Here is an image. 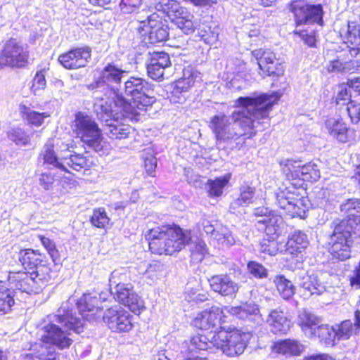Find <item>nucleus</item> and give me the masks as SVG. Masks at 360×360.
I'll list each match as a JSON object with an SVG mask.
<instances>
[{
    "label": "nucleus",
    "mask_w": 360,
    "mask_h": 360,
    "mask_svg": "<svg viewBox=\"0 0 360 360\" xmlns=\"http://www.w3.org/2000/svg\"><path fill=\"white\" fill-rule=\"evenodd\" d=\"M201 81L200 72L192 66H187L183 70L182 77L174 83V92H187L191 88L200 84Z\"/></svg>",
    "instance_id": "nucleus-23"
},
{
    "label": "nucleus",
    "mask_w": 360,
    "mask_h": 360,
    "mask_svg": "<svg viewBox=\"0 0 360 360\" xmlns=\"http://www.w3.org/2000/svg\"><path fill=\"white\" fill-rule=\"evenodd\" d=\"M340 210L342 212H345L346 213H350L351 217H349L347 219L349 218H352L353 217H357L358 215H355L352 212V211H355L357 213H360V202L359 199H349L345 203L342 204L340 206ZM344 219L343 220H345Z\"/></svg>",
    "instance_id": "nucleus-60"
},
{
    "label": "nucleus",
    "mask_w": 360,
    "mask_h": 360,
    "mask_svg": "<svg viewBox=\"0 0 360 360\" xmlns=\"http://www.w3.org/2000/svg\"><path fill=\"white\" fill-rule=\"evenodd\" d=\"M320 323V319L315 314L302 310L298 312L297 323L305 335L309 338L316 337V329Z\"/></svg>",
    "instance_id": "nucleus-29"
},
{
    "label": "nucleus",
    "mask_w": 360,
    "mask_h": 360,
    "mask_svg": "<svg viewBox=\"0 0 360 360\" xmlns=\"http://www.w3.org/2000/svg\"><path fill=\"white\" fill-rule=\"evenodd\" d=\"M145 237L151 252L158 255L179 252L191 239L190 231H183L176 225L153 228L147 231Z\"/></svg>",
    "instance_id": "nucleus-5"
},
{
    "label": "nucleus",
    "mask_w": 360,
    "mask_h": 360,
    "mask_svg": "<svg viewBox=\"0 0 360 360\" xmlns=\"http://www.w3.org/2000/svg\"><path fill=\"white\" fill-rule=\"evenodd\" d=\"M191 252L192 260L195 262H200L207 252V245L203 240H198L192 244Z\"/></svg>",
    "instance_id": "nucleus-54"
},
{
    "label": "nucleus",
    "mask_w": 360,
    "mask_h": 360,
    "mask_svg": "<svg viewBox=\"0 0 360 360\" xmlns=\"http://www.w3.org/2000/svg\"><path fill=\"white\" fill-rule=\"evenodd\" d=\"M230 180V174H227L214 180H208L207 188L210 197H219L223 193V189L228 184Z\"/></svg>",
    "instance_id": "nucleus-42"
},
{
    "label": "nucleus",
    "mask_w": 360,
    "mask_h": 360,
    "mask_svg": "<svg viewBox=\"0 0 360 360\" xmlns=\"http://www.w3.org/2000/svg\"><path fill=\"white\" fill-rule=\"evenodd\" d=\"M73 145L49 139L41 150L39 161L49 169H58L73 174V172H82L89 169L94 164L91 157L76 153L72 150Z\"/></svg>",
    "instance_id": "nucleus-4"
},
{
    "label": "nucleus",
    "mask_w": 360,
    "mask_h": 360,
    "mask_svg": "<svg viewBox=\"0 0 360 360\" xmlns=\"http://www.w3.org/2000/svg\"><path fill=\"white\" fill-rule=\"evenodd\" d=\"M94 109H96L94 108ZM100 120L105 123V125L108 127V131L107 134L112 139H122L127 138L131 133V128L128 124H124L119 121L122 117L125 120H138V116L135 117H129L127 116L124 110H112L110 113L105 112H98L95 110Z\"/></svg>",
    "instance_id": "nucleus-9"
},
{
    "label": "nucleus",
    "mask_w": 360,
    "mask_h": 360,
    "mask_svg": "<svg viewBox=\"0 0 360 360\" xmlns=\"http://www.w3.org/2000/svg\"><path fill=\"white\" fill-rule=\"evenodd\" d=\"M171 65L169 55L165 52H153L147 65L148 75L154 80L164 78L165 70Z\"/></svg>",
    "instance_id": "nucleus-20"
},
{
    "label": "nucleus",
    "mask_w": 360,
    "mask_h": 360,
    "mask_svg": "<svg viewBox=\"0 0 360 360\" xmlns=\"http://www.w3.org/2000/svg\"><path fill=\"white\" fill-rule=\"evenodd\" d=\"M141 4V0H121L120 9L124 13L134 12Z\"/></svg>",
    "instance_id": "nucleus-63"
},
{
    "label": "nucleus",
    "mask_w": 360,
    "mask_h": 360,
    "mask_svg": "<svg viewBox=\"0 0 360 360\" xmlns=\"http://www.w3.org/2000/svg\"><path fill=\"white\" fill-rule=\"evenodd\" d=\"M160 6L162 10L172 19L174 14L179 12L183 7L174 0H161Z\"/></svg>",
    "instance_id": "nucleus-58"
},
{
    "label": "nucleus",
    "mask_w": 360,
    "mask_h": 360,
    "mask_svg": "<svg viewBox=\"0 0 360 360\" xmlns=\"http://www.w3.org/2000/svg\"><path fill=\"white\" fill-rule=\"evenodd\" d=\"M199 228H202L219 245L230 247L236 243L234 236L228 228L217 221L202 219L199 222Z\"/></svg>",
    "instance_id": "nucleus-15"
},
{
    "label": "nucleus",
    "mask_w": 360,
    "mask_h": 360,
    "mask_svg": "<svg viewBox=\"0 0 360 360\" xmlns=\"http://www.w3.org/2000/svg\"><path fill=\"white\" fill-rule=\"evenodd\" d=\"M290 10L297 25L322 23L323 9L320 4L310 5L304 1L296 0L290 4Z\"/></svg>",
    "instance_id": "nucleus-12"
},
{
    "label": "nucleus",
    "mask_w": 360,
    "mask_h": 360,
    "mask_svg": "<svg viewBox=\"0 0 360 360\" xmlns=\"http://www.w3.org/2000/svg\"><path fill=\"white\" fill-rule=\"evenodd\" d=\"M46 86L45 75L42 71L37 72L32 82V90L34 94L38 91L44 89Z\"/></svg>",
    "instance_id": "nucleus-64"
},
{
    "label": "nucleus",
    "mask_w": 360,
    "mask_h": 360,
    "mask_svg": "<svg viewBox=\"0 0 360 360\" xmlns=\"http://www.w3.org/2000/svg\"><path fill=\"white\" fill-rule=\"evenodd\" d=\"M301 162V161L287 160L281 164L282 171L288 179H300Z\"/></svg>",
    "instance_id": "nucleus-45"
},
{
    "label": "nucleus",
    "mask_w": 360,
    "mask_h": 360,
    "mask_svg": "<svg viewBox=\"0 0 360 360\" xmlns=\"http://www.w3.org/2000/svg\"><path fill=\"white\" fill-rule=\"evenodd\" d=\"M300 285L309 295H319L326 290L325 284L314 274L303 277Z\"/></svg>",
    "instance_id": "nucleus-37"
},
{
    "label": "nucleus",
    "mask_w": 360,
    "mask_h": 360,
    "mask_svg": "<svg viewBox=\"0 0 360 360\" xmlns=\"http://www.w3.org/2000/svg\"><path fill=\"white\" fill-rule=\"evenodd\" d=\"M266 323L273 333H286L290 328V321L280 309H274L270 311L266 319Z\"/></svg>",
    "instance_id": "nucleus-30"
},
{
    "label": "nucleus",
    "mask_w": 360,
    "mask_h": 360,
    "mask_svg": "<svg viewBox=\"0 0 360 360\" xmlns=\"http://www.w3.org/2000/svg\"><path fill=\"white\" fill-rule=\"evenodd\" d=\"M352 72L360 71V46L350 48L347 55Z\"/></svg>",
    "instance_id": "nucleus-56"
},
{
    "label": "nucleus",
    "mask_w": 360,
    "mask_h": 360,
    "mask_svg": "<svg viewBox=\"0 0 360 360\" xmlns=\"http://www.w3.org/2000/svg\"><path fill=\"white\" fill-rule=\"evenodd\" d=\"M139 30L143 32L144 35L148 36L150 44L162 42L166 40L169 34L167 27L162 25L159 17L155 14L150 15L146 20L141 22Z\"/></svg>",
    "instance_id": "nucleus-17"
},
{
    "label": "nucleus",
    "mask_w": 360,
    "mask_h": 360,
    "mask_svg": "<svg viewBox=\"0 0 360 360\" xmlns=\"http://www.w3.org/2000/svg\"><path fill=\"white\" fill-rule=\"evenodd\" d=\"M338 340H346L356 335L360 330V311L354 312V323L351 320H345L334 326Z\"/></svg>",
    "instance_id": "nucleus-27"
},
{
    "label": "nucleus",
    "mask_w": 360,
    "mask_h": 360,
    "mask_svg": "<svg viewBox=\"0 0 360 360\" xmlns=\"http://www.w3.org/2000/svg\"><path fill=\"white\" fill-rule=\"evenodd\" d=\"M224 311L218 307H212L200 312L193 320V325L201 330H209L220 323Z\"/></svg>",
    "instance_id": "nucleus-21"
},
{
    "label": "nucleus",
    "mask_w": 360,
    "mask_h": 360,
    "mask_svg": "<svg viewBox=\"0 0 360 360\" xmlns=\"http://www.w3.org/2000/svg\"><path fill=\"white\" fill-rule=\"evenodd\" d=\"M20 112L24 119L36 127L41 126L46 118L50 117L48 112H39L25 105L20 106Z\"/></svg>",
    "instance_id": "nucleus-40"
},
{
    "label": "nucleus",
    "mask_w": 360,
    "mask_h": 360,
    "mask_svg": "<svg viewBox=\"0 0 360 360\" xmlns=\"http://www.w3.org/2000/svg\"><path fill=\"white\" fill-rule=\"evenodd\" d=\"M138 271L139 274L143 275L150 283H154L162 276L164 266L158 262L150 264L144 263L139 267Z\"/></svg>",
    "instance_id": "nucleus-38"
},
{
    "label": "nucleus",
    "mask_w": 360,
    "mask_h": 360,
    "mask_svg": "<svg viewBox=\"0 0 360 360\" xmlns=\"http://www.w3.org/2000/svg\"><path fill=\"white\" fill-rule=\"evenodd\" d=\"M148 82L141 77H130L124 83V92L131 99L129 103L115 90L107 89L101 97L96 96L94 108L98 112L110 113L112 110H124L127 116L135 117L141 111H144L155 102V97L150 96Z\"/></svg>",
    "instance_id": "nucleus-2"
},
{
    "label": "nucleus",
    "mask_w": 360,
    "mask_h": 360,
    "mask_svg": "<svg viewBox=\"0 0 360 360\" xmlns=\"http://www.w3.org/2000/svg\"><path fill=\"white\" fill-rule=\"evenodd\" d=\"M128 72L118 68L113 64L108 63L105 66L101 73L103 82L108 84H119L122 79L124 78Z\"/></svg>",
    "instance_id": "nucleus-33"
},
{
    "label": "nucleus",
    "mask_w": 360,
    "mask_h": 360,
    "mask_svg": "<svg viewBox=\"0 0 360 360\" xmlns=\"http://www.w3.org/2000/svg\"><path fill=\"white\" fill-rule=\"evenodd\" d=\"M250 338L249 333L233 328L226 330L221 328L212 336L214 347L220 349L228 356H235L241 354Z\"/></svg>",
    "instance_id": "nucleus-8"
},
{
    "label": "nucleus",
    "mask_w": 360,
    "mask_h": 360,
    "mask_svg": "<svg viewBox=\"0 0 360 360\" xmlns=\"http://www.w3.org/2000/svg\"><path fill=\"white\" fill-rule=\"evenodd\" d=\"M321 176L318 166L313 162L301 163L300 178L303 181H317Z\"/></svg>",
    "instance_id": "nucleus-47"
},
{
    "label": "nucleus",
    "mask_w": 360,
    "mask_h": 360,
    "mask_svg": "<svg viewBox=\"0 0 360 360\" xmlns=\"http://www.w3.org/2000/svg\"><path fill=\"white\" fill-rule=\"evenodd\" d=\"M11 282L15 283V286L17 289L27 293H37L40 290V287L37 285V281L34 280L32 273L15 272L9 276Z\"/></svg>",
    "instance_id": "nucleus-28"
},
{
    "label": "nucleus",
    "mask_w": 360,
    "mask_h": 360,
    "mask_svg": "<svg viewBox=\"0 0 360 360\" xmlns=\"http://www.w3.org/2000/svg\"><path fill=\"white\" fill-rule=\"evenodd\" d=\"M347 56H338L337 59L331 60L327 66L329 72L352 73Z\"/></svg>",
    "instance_id": "nucleus-48"
},
{
    "label": "nucleus",
    "mask_w": 360,
    "mask_h": 360,
    "mask_svg": "<svg viewBox=\"0 0 360 360\" xmlns=\"http://www.w3.org/2000/svg\"><path fill=\"white\" fill-rule=\"evenodd\" d=\"M112 293L120 303L128 307L134 312H140L144 308L143 300L134 291L130 283L117 285Z\"/></svg>",
    "instance_id": "nucleus-16"
},
{
    "label": "nucleus",
    "mask_w": 360,
    "mask_h": 360,
    "mask_svg": "<svg viewBox=\"0 0 360 360\" xmlns=\"http://www.w3.org/2000/svg\"><path fill=\"white\" fill-rule=\"evenodd\" d=\"M211 288L222 296H229L236 293L239 289L238 284L227 275H217L209 279Z\"/></svg>",
    "instance_id": "nucleus-26"
},
{
    "label": "nucleus",
    "mask_w": 360,
    "mask_h": 360,
    "mask_svg": "<svg viewBox=\"0 0 360 360\" xmlns=\"http://www.w3.org/2000/svg\"><path fill=\"white\" fill-rule=\"evenodd\" d=\"M295 195L290 190V188H285L276 194V200L278 206L285 210L286 213L289 212V206L292 205Z\"/></svg>",
    "instance_id": "nucleus-49"
},
{
    "label": "nucleus",
    "mask_w": 360,
    "mask_h": 360,
    "mask_svg": "<svg viewBox=\"0 0 360 360\" xmlns=\"http://www.w3.org/2000/svg\"><path fill=\"white\" fill-rule=\"evenodd\" d=\"M274 282L276 285V288L281 296L284 300L291 298L295 292V288L292 282L283 276H276Z\"/></svg>",
    "instance_id": "nucleus-41"
},
{
    "label": "nucleus",
    "mask_w": 360,
    "mask_h": 360,
    "mask_svg": "<svg viewBox=\"0 0 360 360\" xmlns=\"http://www.w3.org/2000/svg\"><path fill=\"white\" fill-rule=\"evenodd\" d=\"M351 98V87L347 84H341L338 88L336 102L338 104H345L347 102H350Z\"/></svg>",
    "instance_id": "nucleus-61"
},
{
    "label": "nucleus",
    "mask_w": 360,
    "mask_h": 360,
    "mask_svg": "<svg viewBox=\"0 0 360 360\" xmlns=\"http://www.w3.org/2000/svg\"><path fill=\"white\" fill-rule=\"evenodd\" d=\"M77 307L79 311L78 316L75 313L74 316L79 317L84 325V320H91L98 311H100L103 307L99 305V300L97 293H85L77 300Z\"/></svg>",
    "instance_id": "nucleus-19"
},
{
    "label": "nucleus",
    "mask_w": 360,
    "mask_h": 360,
    "mask_svg": "<svg viewBox=\"0 0 360 360\" xmlns=\"http://www.w3.org/2000/svg\"><path fill=\"white\" fill-rule=\"evenodd\" d=\"M52 348L35 343L25 356V360H58Z\"/></svg>",
    "instance_id": "nucleus-36"
},
{
    "label": "nucleus",
    "mask_w": 360,
    "mask_h": 360,
    "mask_svg": "<svg viewBox=\"0 0 360 360\" xmlns=\"http://www.w3.org/2000/svg\"><path fill=\"white\" fill-rule=\"evenodd\" d=\"M38 238H39L42 245L44 247L51 257L53 262L55 264L58 263L60 260V253L56 248V245L54 241L49 238L42 235H39Z\"/></svg>",
    "instance_id": "nucleus-52"
},
{
    "label": "nucleus",
    "mask_w": 360,
    "mask_h": 360,
    "mask_svg": "<svg viewBox=\"0 0 360 360\" xmlns=\"http://www.w3.org/2000/svg\"><path fill=\"white\" fill-rule=\"evenodd\" d=\"M316 336L319 340L327 346H334L338 340L334 326L330 327L328 325H321L317 327Z\"/></svg>",
    "instance_id": "nucleus-43"
},
{
    "label": "nucleus",
    "mask_w": 360,
    "mask_h": 360,
    "mask_svg": "<svg viewBox=\"0 0 360 360\" xmlns=\"http://www.w3.org/2000/svg\"><path fill=\"white\" fill-rule=\"evenodd\" d=\"M32 274L37 281V285L40 287V290L52 279V271L44 265L39 266Z\"/></svg>",
    "instance_id": "nucleus-46"
},
{
    "label": "nucleus",
    "mask_w": 360,
    "mask_h": 360,
    "mask_svg": "<svg viewBox=\"0 0 360 360\" xmlns=\"http://www.w3.org/2000/svg\"><path fill=\"white\" fill-rule=\"evenodd\" d=\"M309 245V240L307 235L300 231H296L288 236L286 243V251L290 254L301 252Z\"/></svg>",
    "instance_id": "nucleus-35"
},
{
    "label": "nucleus",
    "mask_w": 360,
    "mask_h": 360,
    "mask_svg": "<svg viewBox=\"0 0 360 360\" xmlns=\"http://www.w3.org/2000/svg\"><path fill=\"white\" fill-rule=\"evenodd\" d=\"M131 317L127 311L117 305L108 309L103 314V319L112 332L127 333L133 328Z\"/></svg>",
    "instance_id": "nucleus-13"
},
{
    "label": "nucleus",
    "mask_w": 360,
    "mask_h": 360,
    "mask_svg": "<svg viewBox=\"0 0 360 360\" xmlns=\"http://www.w3.org/2000/svg\"><path fill=\"white\" fill-rule=\"evenodd\" d=\"M14 304L13 296L6 285L0 281V311L6 313Z\"/></svg>",
    "instance_id": "nucleus-44"
},
{
    "label": "nucleus",
    "mask_w": 360,
    "mask_h": 360,
    "mask_svg": "<svg viewBox=\"0 0 360 360\" xmlns=\"http://www.w3.org/2000/svg\"><path fill=\"white\" fill-rule=\"evenodd\" d=\"M172 22L186 34L194 32L196 23L194 22V15L186 8H182L172 18Z\"/></svg>",
    "instance_id": "nucleus-31"
},
{
    "label": "nucleus",
    "mask_w": 360,
    "mask_h": 360,
    "mask_svg": "<svg viewBox=\"0 0 360 360\" xmlns=\"http://www.w3.org/2000/svg\"><path fill=\"white\" fill-rule=\"evenodd\" d=\"M252 56L257 60L260 70L259 75L266 76H280L284 73L283 63L276 54L268 49H259L252 51Z\"/></svg>",
    "instance_id": "nucleus-11"
},
{
    "label": "nucleus",
    "mask_w": 360,
    "mask_h": 360,
    "mask_svg": "<svg viewBox=\"0 0 360 360\" xmlns=\"http://www.w3.org/2000/svg\"><path fill=\"white\" fill-rule=\"evenodd\" d=\"M74 302L75 300L70 299L63 302L56 314L48 316L40 324L38 333L43 342L55 345L60 349L68 348L72 345L73 340L70 337L71 333L68 330H63L58 324L76 333L82 331V320L79 317L74 316L70 309Z\"/></svg>",
    "instance_id": "nucleus-3"
},
{
    "label": "nucleus",
    "mask_w": 360,
    "mask_h": 360,
    "mask_svg": "<svg viewBox=\"0 0 360 360\" xmlns=\"http://www.w3.org/2000/svg\"><path fill=\"white\" fill-rule=\"evenodd\" d=\"M7 134L8 139L16 145L26 146L30 141V136L20 128H13L8 131Z\"/></svg>",
    "instance_id": "nucleus-53"
},
{
    "label": "nucleus",
    "mask_w": 360,
    "mask_h": 360,
    "mask_svg": "<svg viewBox=\"0 0 360 360\" xmlns=\"http://www.w3.org/2000/svg\"><path fill=\"white\" fill-rule=\"evenodd\" d=\"M307 200L304 198H299L295 197L292 205H290L288 214L292 217H300L304 218L306 211L308 209V206L306 203Z\"/></svg>",
    "instance_id": "nucleus-50"
},
{
    "label": "nucleus",
    "mask_w": 360,
    "mask_h": 360,
    "mask_svg": "<svg viewBox=\"0 0 360 360\" xmlns=\"http://www.w3.org/2000/svg\"><path fill=\"white\" fill-rule=\"evenodd\" d=\"M347 39L354 46H360V21L358 25L354 22L348 23Z\"/></svg>",
    "instance_id": "nucleus-55"
},
{
    "label": "nucleus",
    "mask_w": 360,
    "mask_h": 360,
    "mask_svg": "<svg viewBox=\"0 0 360 360\" xmlns=\"http://www.w3.org/2000/svg\"><path fill=\"white\" fill-rule=\"evenodd\" d=\"M278 236H269V238H264L261 243V251L270 255H276L278 251L276 238Z\"/></svg>",
    "instance_id": "nucleus-59"
},
{
    "label": "nucleus",
    "mask_w": 360,
    "mask_h": 360,
    "mask_svg": "<svg viewBox=\"0 0 360 360\" xmlns=\"http://www.w3.org/2000/svg\"><path fill=\"white\" fill-rule=\"evenodd\" d=\"M91 53V50L89 47L77 48L60 55L58 60L66 69H79L88 64Z\"/></svg>",
    "instance_id": "nucleus-18"
},
{
    "label": "nucleus",
    "mask_w": 360,
    "mask_h": 360,
    "mask_svg": "<svg viewBox=\"0 0 360 360\" xmlns=\"http://www.w3.org/2000/svg\"><path fill=\"white\" fill-rule=\"evenodd\" d=\"M91 223L93 226L104 229L110 222V218L108 217L104 208L95 210L91 217Z\"/></svg>",
    "instance_id": "nucleus-51"
},
{
    "label": "nucleus",
    "mask_w": 360,
    "mask_h": 360,
    "mask_svg": "<svg viewBox=\"0 0 360 360\" xmlns=\"http://www.w3.org/2000/svg\"><path fill=\"white\" fill-rule=\"evenodd\" d=\"M330 236L329 252L335 258L344 261L351 256L353 236L360 231V216L345 220H335Z\"/></svg>",
    "instance_id": "nucleus-6"
},
{
    "label": "nucleus",
    "mask_w": 360,
    "mask_h": 360,
    "mask_svg": "<svg viewBox=\"0 0 360 360\" xmlns=\"http://www.w3.org/2000/svg\"><path fill=\"white\" fill-rule=\"evenodd\" d=\"M72 128L76 136L95 152L101 155L109 153L110 145L103 140L98 124L88 114L82 112L76 113Z\"/></svg>",
    "instance_id": "nucleus-7"
},
{
    "label": "nucleus",
    "mask_w": 360,
    "mask_h": 360,
    "mask_svg": "<svg viewBox=\"0 0 360 360\" xmlns=\"http://www.w3.org/2000/svg\"><path fill=\"white\" fill-rule=\"evenodd\" d=\"M239 196L230 205V209L233 212H238L240 207L247 206L252 202L255 193V188L249 185H242L239 189ZM238 212L240 211L238 210Z\"/></svg>",
    "instance_id": "nucleus-34"
},
{
    "label": "nucleus",
    "mask_w": 360,
    "mask_h": 360,
    "mask_svg": "<svg viewBox=\"0 0 360 360\" xmlns=\"http://www.w3.org/2000/svg\"><path fill=\"white\" fill-rule=\"evenodd\" d=\"M347 110L353 123L356 124L360 121V103H356L354 101L349 102Z\"/></svg>",
    "instance_id": "nucleus-62"
},
{
    "label": "nucleus",
    "mask_w": 360,
    "mask_h": 360,
    "mask_svg": "<svg viewBox=\"0 0 360 360\" xmlns=\"http://www.w3.org/2000/svg\"><path fill=\"white\" fill-rule=\"evenodd\" d=\"M278 98L274 94L240 97L235 103L242 110L233 112L231 117L223 112L212 116L209 127L217 141L237 140L246 133L255 134L254 129L269 120L271 107Z\"/></svg>",
    "instance_id": "nucleus-1"
},
{
    "label": "nucleus",
    "mask_w": 360,
    "mask_h": 360,
    "mask_svg": "<svg viewBox=\"0 0 360 360\" xmlns=\"http://www.w3.org/2000/svg\"><path fill=\"white\" fill-rule=\"evenodd\" d=\"M247 267L248 272L255 278H264L268 276L267 269L262 264H259L257 262H249Z\"/></svg>",
    "instance_id": "nucleus-57"
},
{
    "label": "nucleus",
    "mask_w": 360,
    "mask_h": 360,
    "mask_svg": "<svg viewBox=\"0 0 360 360\" xmlns=\"http://www.w3.org/2000/svg\"><path fill=\"white\" fill-rule=\"evenodd\" d=\"M28 51L15 39L7 41L0 55V65L22 68L27 63Z\"/></svg>",
    "instance_id": "nucleus-10"
},
{
    "label": "nucleus",
    "mask_w": 360,
    "mask_h": 360,
    "mask_svg": "<svg viewBox=\"0 0 360 360\" xmlns=\"http://www.w3.org/2000/svg\"><path fill=\"white\" fill-rule=\"evenodd\" d=\"M217 331L209 332L207 335L196 334L191 337L189 343L184 342L181 346V352L185 354H192L198 350H207L210 349L212 343V336Z\"/></svg>",
    "instance_id": "nucleus-24"
},
{
    "label": "nucleus",
    "mask_w": 360,
    "mask_h": 360,
    "mask_svg": "<svg viewBox=\"0 0 360 360\" xmlns=\"http://www.w3.org/2000/svg\"><path fill=\"white\" fill-rule=\"evenodd\" d=\"M325 127L328 134L338 141L346 143L349 141L352 131L347 128L342 119L336 117L327 118Z\"/></svg>",
    "instance_id": "nucleus-25"
},
{
    "label": "nucleus",
    "mask_w": 360,
    "mask_h": 360,
    "mask_svg": "<svg viewBox=\"0 0 360 360\" xmlns=\"http://www.w3.org/2000/svg\"><path fill=\"white\" fill-rule=\"evenodd\" d=\"M274 352L283 355H299L303 350V346L295 340L278 341L271 346Z\"/></svg>",
    "instance_id": "nucleus-32"
},
{
    "label": "nucleus",
    "mask_w": 360,
    "mask_h": 360,
    "mask_svg": "<svg viewBox=\"0 0 360 360\" xmlns=\"http://www.w3.org/2000/svg\"><path fill=\"white\" fill-rule=\"evenodd\" d=\"M42 260L43 255L38 251L26 249L20 252V261L25 269L37 268Z\"/></svg>",
    "instance_id": "nucleus-39"
},
{
    "label": "nucleus",
    "mask_w": 360,
    "mask_h": 360,
    "mask_svg": "<svg viewBox=\"0 0 360 360\" xmlns=\"http://www.w3.org/2000/svg\"><path fill=\"white\" fill-rule=\"evenodd\" d=\"M255 214L259 229H264L268 236H278L286 228L282 217L274 211L268 212L266 208L257 209Z\"/></svg>",
    "instance_id": "nucleus-14"
},
{
    "label": "nucleus",
    "mask_w": 360,
    "mask_h": 360,
    "mask_svg": "<svg viewBox=\"0 0 360 360\" xmlns=\"http://www.w3.org/2000/svg\"><path fill=\"white\" fill-rule=\"evenodd\" d=\"M224 310L238 319H249L257 324L263 321L258 305L253 302H246L238 307H225Z\"/></svg>",
    "instance_id": "nucleus-22"
}]
</instances>
